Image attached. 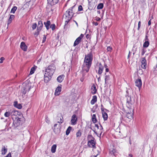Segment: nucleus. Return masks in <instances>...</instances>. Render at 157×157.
<instances>
[{"instance_id": "obj_29", "label": "nucleus", "mask_w": 157, "mask_h": 157, "mask_svg": "<svg viewBox=\"0 0 157 157\" xmlns=\"http://www.w3.org/2000/svg\"><path fill=\"white\" fill-rule=\"evenodd\" d=\"M71 128L72 127L70 126L68 128L66 132V135H69L71 132Z\"/></svg>"}, {"instance_id": "obj_24", "label": "nucleus", "mask_w": 157, "mask_h": 157, "mask_svg": "<svg viewBox=\"0 0 157 157\" xmlns=\"http://www.w3.org/2000/svg\"><path fill=\"white\" fill-rule=\"evenodd\" d=\"M133 113H129V112H128L127 113L126 115V117L128 119L131 120L133 118Z\"/></svg>"}, {"instance_id": "obj_63", "label": "nucleus", "mask_w": 157, "mask_h": 157, "mask_svg": "<svg viewBox=\"0 0 157 157\" xmlns=\"http://www.w3.org/2000/svg\"><path fill=\"white\" fill-rule=\"evenodd\" d=\"M104 65H105V68H107V66L106 64H105Z\"/></svg>"}, {"instance_id": "obj_20", "label": "nucleus", "mask_w": 157, "mask_h": 157, "mask_svg": "<svg viewBox=\"0 0 157 157\" xmlns=\"http://www.w3.org/2000/svg\"><path fill=\"white\" fill-rule=\"evenodd\" d=\"M43 27V24L42 21H38V26L37 29L38 30H41Z\"/></svg>"}, {"instance_id": "obj_43", "label": "nucleus", "mask_w": 157, "mask_h": 157, "mask_svg": "<svg viewBox=\"0 0 157 157\" xmlns=\"http://www.w3.org/2000/svg\"><path fill=\"white\" fill-rule=\"evenodd\" d=\"M85 75L84 74H83L82 75V77L80 78V80L81 82H83L84 79Z\"/></svg>"}, {"instance_id": "obj_13", "label": "nucleus", "mask_w": 157, "mask_h": 157, "mask_svg": "<svg viewBox=\"0 0 157 157\" xmlns=\"http://www.w3.org/2000/svg\"><path fill=\"white\" fill-rule=\"evenodd\" d=\"M136 86L139 88H140L142 86V81L140 78H138L135 81Z\"/></svg>"}, {"instance_id": "obj_3", "label": "nucleus", "mask_w": 157, "mask_h": 157, "mask_svg": "<svg viewBox=\"0 0 157 157\" xmlns=\"http://www.w3.org/2000/svg\"><path fill=\"white\" fill-rule=\"evenodd\" d=\"M132 91L131 89H128L126 90L127 96L126 106L129 109H131L134 103V100L132 99L131 97V94L132 93Z\"/></svg>"}, {"instance_id": "obj_49", "label": "nucleus", "mask_w": 157, "mask_h": 157, "mask_svg": "<svg viewBox=\"0 0 157 157\" xmlns=\"http://www.w3.org/2000/svg\"><path fill=\"white\" fill-rule=\"evenodd\" d=\"M5 59L3 57H2L0 58V63H2L3 62V61Z\"/></svg>"}, {"instance_id": "obj_48", "label": "nucleus", "mask_w": 157, "mask_h": 157, "mask_svg": "<svg viewBox=\"0 0 157 157\" xmlns=\"http://www.w3.org/2000/svg\"><path fill=\"white\" fill-rule=\"evenodd\" d=\"M140 26H141V22L140 21H139L138 22V28H137V29L138 30H139L140 29Z\"/></svg>"}, {"instance_id": "obj_14", "label": "nucleus", "mask_w": 157, "mask_h": 157, "mask_svg": "<svg viewBox=\"0 0 157 157\" xmlns=\"http://www.w3.org/2000/svg\"><path fill=\"white\" fill-rule=\"evenodd\" d=\"M48 3L51 6L54 5L56 4L59 2V0H47Z\"/></svg>"}, {"instance_id": "obj_9", "label": "nucleus", "mask_w": 157, "mask_h": 157, "mask_svg": "<svg viewBox=\"0 0 157 157\" xmlns=\"http://www.w3.org/2000/svg\"><path fill=\"white\" fill-rule=\"evenodd\" d=\"M77 118L75 114L73 115L71 117V124L72 125H75L76 124Z\"/></svg>"}, {"instance_id": "obj_26", "label": "nucleus", "mask_w": 157, "mask_h": 157, "mask_svg": "<svg viewBox=\"0 0 157 157\" xmlns=\"http://www.w3.org/2000/svg\"><path fill=\"white\" fill-rule=\"evenodd\" d=\"M149 42L148 41H145L144 43L143 47L144 48H147L148 47L149 45Z\"/></svg>"}, {"instance_id": "obj_41", "label": "nucleus", "mask_w": 157, "mask_h": 157, "mask_svg": "<svg viewBox=\"0 0 157 157\" xmlns=\"http://www.w3.org/2000/svg\"><path fill=\"white\" fill-rule=\"evenodd\" d=\"M49 28H51L52 30H54L55 29L56 25L55 24H52L51 25H50V27Z\"/></svg>"}, {"instance_id": "obj_56", "label": "nucleus", "mask_w": 157, "mask_h": 157, "mask_svg": "<svg viewBox=\"0 0 157 157\" xmlns=\"http://www.w3.org/2000/svg\"><path fill=\"white\" fill-rule=\"evenodd\" d=\"M73 21L75 23V24H76L77 27H78V23H77V22L75 21L74 20H73Z\"/></svg>"}, {"instance_id": "obj_53", "label": "nucleus", "mask_w": 157, "mask_h": 157, "mask_svg": "<svg viewBox=\"0 0 157 157\" xmlns=\"http://www.w3.org/2000/svg\"><path fill=\"white\" fill-rule=\"evenodd\" d=\"M92 23H93V25H94L95 26H97L98 25V23L97 22L93 21Z\"/></svg>"}, {"instance_id": "obj_15", "label": "nucleus", "mask_w": 157, "mask_h": 157, "mask_svg": "<svg viewBox=\"0 0 157 157\" xmlns=\"http://www.w3.org/2000/svg\"><path fill=\"white\" fill-rule=\"evenodd\" d=\"M104 67L102 64L100 63L99 65V69L98 71V74L100 75H101L102 73Z\"/></svg>"}, {"instance_id": "obj_40", "label": "nucleus", "mask_w": 157, "mask_h": 157, "mask_svg": "<svg viewBox=\"0 0 157 157\" xmlns=\"http://www.w3.org/2000/svg\"><path fill=\"white\" fill-rule=\"evenodd\" d=\"M37 26V25L36 23H33L32 26V29L33 30H34V29H35L36 28Z\"/></svg>"}, {"instance_id": "obj_30", "label": "nucleus", "mask_w": 157, "mask_h": 157, "mask_svg": "<svg viewBox=\"0 0 157 157\" xmlns=\"http://www.w3.org/2000/svg\"><path fill=\"white\" fill-rule=\"evenodd\" d=\"M92 119V121L94 123H95L97 122V121L96 118L95 114H94L93 115Z\"/></svg>"}, {"instance_id": "obj_4", "label": "nucleus", "mask_w": 157, "mask_h": 157, "mask_svg": "<svg viewBox=\"0 0 157 157\" xmlns=\"http://www.w3.org/2000/svg\"><path fill=\"white\" fill-rule=\"evenodd\" d=\"M56 69L55 65L54 64H52L45 69V74H48L49 76L51 77L53 75Z\"/></svg>"}, {"instance_id": "obj_12", "label": "nucleus", "mask_w": 157, "mask_h": 157, "mask_svg": "<svg viewBox=\"0 0 157 157\" xmlns=\"http://www.w3.org/2000/svg\"><path fill=\"white\" fill-rule=\"evenodd\" d=\"M20 48L24 51H26L27 49V46L26 45L25 43L24 42H22L21 43Z\"/></svg>"}, {"instance_id": "obj_5", "label": "nucleus", "mask_w": 157, "mask_h": 157, "mask_svg": "<svg viewBox=\"0 0 157 157\" xmlns=\"http://www.w3.org/2000/svg\"><path fill=\"white\" fill-rule=\"evenodd\" d=\"M31 87L29 85H24L22 89V93L25 95L27 92H29L30 90Z\"/></svg>"}, {"instance_id": "obj_17", "label": "nucleus", "mask_w": 157, "mask_h": 157, "mask_svg": "<svg viewBox=\"0 0 157 157\" xmlns=\"http://www.w3.org/2000/svg\"><path fill=\"white\" fill-rule=\"evenodd\" d=\"M61 87L60 86H58L56 90L55 93V95H59L60 94V92L61 91Z\"/></svg>"}, {"instance_id": "obj_34", "label": "nucleus", "mask_w": 157, "mask_h": 157, "mask_svg": "<svg viewBox=\"0 0 157 157\" xmlns=\"http://www.w3.org/2000/svg\"><path fill=\"white\" fill-rule=\"evenodd\" d=\"M17 7L16 6H13L11 10L10 13H14L17 9Z\"/></svg>"}, {"instance_id": "obj_6", "label": "nucleus", "mask_w": 157, "mask_h": 157, "mask_svg": "<svg viewBox=\"0 0 157 157\" xmlns=\"http://www.w3.org/2000/svg\"><path fill=\"white\" fill-rule=\"evenodd\" d=\"M83 34H81L78 37L75 41L73 46L75 47L78 45L81 42L82 39L83 37Z\"/></svg>"}, {"instance_id": "obj_8", "label": "nucleus", "mask_w": 157, "mask_h": 157, "mask_svg": "<svg viewBox=\"0 0 157 157\" xmlns=\"http://www.w3.org/2000/svg\"><path fill=\"white\" fill-rule=\"evenodd\" d=\"M14 119L15 120H14V121H13V123L14 126L15 127H17L20 124V123L19 122L21 121V119L17 116H15V117H14Z\"/></svg>"}, {"instance_id": "obj_42", "label": "nucleus", "mask_w": 157, "mask_h": 157, "mask_svg": "<svg viewBox=\"0 0 157 157\" xmlns=\"http://www.w3.org/2000/svg\"><path fill=\"white\" fill-rule=\"evenodd\" d=\"M141 55L143 56L145 52H146V50L145 49L143 48L141 50Z\"/></svg>"}, {"instance_id": "obj_62", "label": "nucleus", "mask_w": 157, "mask_h": 157, "mask_svg": "<svg viewBox=\"0 0 157 157\" xmlns=\"http://www.w3.org/2000/svg\"><path fill=\"white\" fill-rule=\"evenodd\" d=\"M132 157V154H129L128 157Z\"/></svg>"}, {"instance_id": "obj_10", "label": "nucleus", "mask_w": 157, "mask_h": 157, "mask_svg": "<svg viewBox=\"0 0 157 157\" xmlns=\"http://www.w3.org/2000/svg\"><path fill=\"white\" fill-rule=\"evenodd\" d=\"M11 113V116L12 117V118L13 121H14V117L17 116L16 115H18V112L17 111L15 110L14 109L10 110Z\"/></svg>"}, {"instance_id": "obj_11", "label": "nucleus", "mask_w": 157, "mask_h": 157, "mask_svg": "<svg viewBox=\"0 0 157 157\" xmlns=\"http://www.w3.org/2000/svg\"><path fill=\"white\" fill-rule=\"evenodd\" d=\"M141 67L143 69H146V68L147 63L145 57L143 58L142 59Z\"/></svg>"}, {"instance_id": "obj_27", "label": "nucleus", "mask_w": 157, "mask_h": 157, "mask_svg": "<svg viewBox=\"0 0 157 157\" xmlns=\"http://www.w3.org/2000/svg\"><path fill=\"white\" fill-rule=\"evenodd\" d=\"M15 17V16L13 15H11L10 16L8 20V24H10L12 22V19H13Z\"/></svg>"}, {"instance_id": "obj_47", "label": "nucleus", "mask_w": 157, "mask_h": 157, "mask_svg": "<svg viewBox=\"0 0 157 157\" xmlns=\"http://www.w3.org/2000/svg\"><path fill=\"white\" fill-rule=\"evenodd\" d=\"M83 10V8L82 6L80 5L78 7V10L79 11H81Z\"/></svg>"}, {"instance_id": "obj_58", "label": "nucleus", "mask_w": 157, "mask_h": 157, "mask_svg": "<svg viewBox=\"0 0 157 157\" xmlns=\"http://www.w3.org/2000/svg\"><path fill=\"white\" fill-rule=\"evenodd\" d=\"M151 20H149L148 21V25H151Z\"/></svg>"}, {"instance_id": "obj_61", "label": "nucleus", "mask_w": 157, "mask_h": 157, "mask_svg": "<svg viewBox=\"0 0 157 157\" xmlns=\"http://www.w3.org/2000/svg\"><path fill=\"white\" fill-rule=\"evenodd\" d=\"M109 70L108 68H106L105 69V71L106 72H108L109 71Z\"/></svg>"}, {"instance_id": "obj_64", "label": "nucleus", "mask_w": 157, "mask_h": 157, "mask_svg": "<svg viewBox=\"0 0 157 157\" xmlns=\"http://www.w3.org/2000/svg\"><path fill=\"white\" fill-rule=\"evenodd\" d=\"M129 143L130 144H131L132 142H131V140H129Z\"/></svg>"}, {"instance_id": "obj_37", "label": "nucleus", "mask_w": 157, "mask_h": 157, "mask_svg": "<svg viewBox=\"0 0 157 157\" xmlns=\"http://www.w3.org/2000/svg\"><path fill=\"white\" fill-rule=\"evenodd\" d=\"M82 135V133L81 132L80 130L78 131V132L76 133V137H78L81 136Z\"/></svg>"}, {"instance_id": "obj_55", "label": "nucleus", "mask_w": 157, "mask_h": 157, "mask_svg": "<svg viewBox=\"0 0 157 157\" xmlns=\"http://www.w3.org/2000/svg\"><path fill=\"white\" fill-rule=\"evenodd\" d=\"M112 48H111V47H108L107 48V50L109 51H110L112 50Z\"/></svg>"}, {"instance_id": "obj_59", "label": "nucleus", "mask_w": 157, "mask_h": 157, "mask_svg": "<svg viewBox=\"0 0 157 157\" xmlns=\"http://www.w3.org/2000/svg\"><path fill=\"white\" fill-rule=\"evenodd\" d=\"M96 20L98 21H100V18L98 17L97 18Z\"/></svg>"}, {"instance_id": "obj_38", "label": "nucleus", "mask_w": 157, "mask_h": 157, "mask_svg": "<svg viewBox=\"0 0 157 157\" xmlns=\"http://www.w3.org/2000/svg\"><path fill=\"white\" fill-rule=\"evenodd\" d=\"M36 68L34 67H32L30 70V74L31 75L33 74L34 73V71L36 70Z\"/></svg>"}, {"instance_id": "obj_2", "label": "nucleus", "mask_w": 157, "mask_h": 157, "mask_svg": "<svg viewBox=\"0 0 157 157\" xmlns=\"http://www.w3.org/2000/svg\"><path fill=\"white\" fill-rule=\"evenodd\" d=\"M74 7L75 6L71 7L64 14V15L65 16L64 19H65L64 26L67 25L74 16V13L73 12V9Z\"/></svg>"}, {"instance_id": "obj_50", "label": "nucleus", "mask_w": 157, "mask_h": 157, "mask_svg": "<svg viewBox=\"0 0 157 157\" xmlns=\"http://www.w3.org/2000/svg\"><path fill=\"white\" fill-rule=\"evenodd\" d=\"M144 40H145V41H149V39L148 38V36H147V35H146Z\"/></svg>"}, {"instance_id": "obj_45", "label": "nucleus", "mask_w": 157, "mask_h": 157, "mask_svg": "<svg viewBox=\"0 0 157 157\" xmlns=\"http://www.w3.org/2000/svg\"><path fill=\"white\" fill-rule=\"evenodd\" d=\"M22 106L20 104H18L16 106V107L18 109H21L22 108Z\"/></svg>"}, {"instance_id": "obj_28", "label": "nucleus", "mask_w": 157, "mask_h": 157, "mask_svg": "<svg viewBox=\"0 0 157 157\" xmlns=\"http://www.w3.org/2000/svg\"><path fill=\"white\" fill-rule=\"evenodd\" d=\"M7 148L5 146H3L2 149V154L5 155L7 151Z\"/></svg>"}, {"instance_id": "obj_1", "label": "nucleus", "mask_w": 157, "mask_h": 157, "mask_svg": "<svg viewBox=\"0 0 157 157\" xmlns=\"http://www.w3.org/2000/svg\"><path fill=\"white\" fill-rule=\"evenodd\" d=\"M93 60V53L92 51L85 55L83 65L82 66V71L83 72H88L91 67Z\"/></svg>"}, {"instance_id": "obj_51", "label": "nucleus", "mask_w": 157, "mask_h": 157, "mask_svg": "<svg viewBox=\"0 0 157 157\" xmlns=\"http://www.w3.org/2000/svg\"><path fill=\"white\" fill-rule=\"evenodd\" d=\"M18 104L17 101H15L14 102L13 105L15 107H16Z\"/></svg>"}, {"instance_id": "obj_33", "label": "nucleus", "mask_w": 157, "mask_h": 157, "mask_svg": "<svg viewBox=\"0 0 157 157\" xmlns=\"http://www.w3.org/2000/svg\"><path fill=\"white\" fill-rule=\"evenodd\" d=\"M87 138L88 140H94L95 139L94 138L93 136L91 135H88L87 137Z\"/></svg>"}, {"instance_id": "obj_19", "label": "nucleus", "mask_w": 157, "mask_h": 157, "mask_svg": "<svg viewBox=\"0 0 157 157\" xmlns=\"http://www.w3.org/2000/svg\"><path fill=\"white\" fill-rule=\"evenodd\" d=\"M44 25L47 30H48L50 28L49 26L51 25L50 21L48 20L47 22H44Z\"/></svg>"}, {"instance_id": "obj_46", "label": "nucleus", "mask_w": 157, "mask_h": 157, "mask_svg": "<svg viewBox=\"0 0 157 157\" xmlns=\"http://www.w3.org/2000/svg\"><path fill=\"white\" fill-rule=\"evenodd\" d=\"M46 39V36L45 35H44L43 39L42 40V43H44Z\"/></svg>"}, {"instance_id": "obj_18", "label": "nucleus", "mask_w": 157, "mask_h": 157, "mask_svg": "<svg viewBox=\"0 0 157 157\" xmlns=\"http://www.w3.org/2000/svg\"><path fill=\"white\" fill-rule=\"evenodd\" d=\"M65 76L63 75L59 76L57 78V81L59 83L61 82L63 80Z\"/></svg>"}, {"instance_id": "obj_35", "label": "nucleus", "mask_w": 157, "mask_h": 157, "mask_svg": "<svg viewBox=\"0 0 157 157\" xmlns=\"http://www.w3.org/2000/svg\"><path fill=\"white\" fill-rule=\"evenodd\" d=\"M116 151L115 149H113L111 150L110 149H109V153L111 155H115V153L116 152Z\"/></svg>"}, {"instance_id": "obj_52", "label": "nucleus", "mask_w": 157, "mask_h": 157, "mask_svg": "<svg viewBox=\"0 0 157 157\" xmlns=\"http://www.w3.org/2000/svg\"><path fill=\"white\" fill-rule=\"evenodd\" d=\"M101 112H104V108L102 104H101Z\"/></svg>"}, {"instance_id": "obj_60", "label": "nucleus", "mask_w": 157, "mask_h": 157, "mask_svg": "<svg viewBox=\"0 0 157 157\" xmlns=\"http://www.w3.org/2000/svg\"><path fill=\"white\" fill-rule=\"evenodd\" d=\"M90 129H91V130H92L95 133H96V132L95 131V130H93V129L92 128H91V127H90Z\"/></svg>"}, {"instance_id": "obj_57", "label": "nucleus", "mask_w": 157, "mask_h": 157, "mask_svg": "<svg viewBox=\"0 0 157 157\" xmlns=\"http://www.w3.org/2000/svg\"><path fill=\"white\" fill-rule=\"evenodd\" d=\"M95 127H96L98 129H99V126L98 124H95Z\"/></svg>"}, {"instance_id": "obj_23", "label": "nucleus", "mask_w": 157, "mask_h": 157, "mask_svg": "<svg viewBox=\"0 0 157 157\" xmlns=\"http://www.w3.org/2000/svg\"><path fill=\"white\" fill-rule=\"evenodd\" d=\"M102 117L103 118L104 120L106 121L108 119V115L107 114L105 111L102 112Z\"/></svg>"}, {"instance_id": "obj_36", "label": "nucleus", "mask_w": 157, "mask_h": 157, "mask_svg": "<svg viewBox=\"0 0 157 157\" xmlns=\"http://www.w3.org/2000/svg\"><path fill=\"white\" fill-rule=\"evenodd\" d=\"M4 116L5 117H8L10 116H11V113L10 111L8 112H6L4 113Z\"/></svg>"}, {"instance_id": "obj_25", "label": "nucleus", "mask_w": 157, "mask_h": 157, "mask_svg": "<svg viewBox=\"0 0 157 157\" xmlns=\"http://www.w3.org/2000/svg\"><path fill=\"white\" fill-rule=\"evenodd\" d=\"M56 144H54L52 145L51 147V152L52 153H54L56 151Z\"/></svg>"}, {"instance_id": "obj_54", "label": "nucleus", "mask_w": 157, "mask_h": 157, "mask_svg": "<svg viewBox=\"0 0 157 157\" xmlns=\"http://www.w3.org/2000/svg\"><path fill=\"white\" fill-rule=\"evenodd\" d=\"M5 157H11V154L10 153H9Z\"/></svg>"}, {"instance_id": "obj_39", "label": "nucleus", "mask_w": 157, "mask_h": 157, "mask_svg": "<svg viewBox=\"0 0 157 157\" xmlns=\"http://www.w3.org/2000/svg\"><path fill=\"white\" fill-rule=\"evenodd\" d=\"M41 30H38L37 29H36V31L34 33V34L36 36H37L39 34Z\"/></svg>"}, {"instance_id": "obj_21", "label": "nucleus", "mask_w": 157, "mask_h": 157, "mask_svg": "<svg viewBox=\"0 0 157 157\" xmlns=\"http://www.w3.org/2000/svg\"><path fill=\"white\" fill-rule=\"evenodd\" d=\"M91 90H92L91 93L92 94H94L96 93L97 90L96 89V86L94 84L92 86Z\"/></svg>"}, {"instance_id": "obj_22", "label": "nucleus", "mask_w": 157, "mask_h": 157, "mask_svg": "<svg viewBox=\"0 0 157 157\" xmlns=\"http://www.w3.org/2000/svg\"><path fill=\"white\" fill-rule=\"evenodd\" d=\"M97 101V97L96 95L93 96L92 99L90 103L91 105L94 104Z\"/></svg>"}, {"instance_id": "obj_44", "label": "nucleus", "mask_w": 157, "mask_h": 157, "mask_svg": "<svg viewBox=\"0 0 157 157\" xmlns=\"http://www.w3.org/2000/svg\"><path fill=\"white\" fill-rule=\"evenodd\" d=\"M63 122V117H62V118H60V120L59 121H58V123H59V124L60 125Z\"/></svg>"}, {"instance_id": "obj_31", "label": "nucleus", "mask_w": 157, "mask_h": 157, "mask_svg": "<svg viewBox=\"0 0 157 157\" xmlns=\"http://www.w3.org/2000/svg\"><path fill=\"white\" fill-rule=\"evenodd\" d=\"M110 78L109 75H106L105 76V84H107L108 81L110 80Z\"/></svg>"}, {"instance_id": "obj_16", "label": "nucleus", "mask_w": 157, "mask_h": 157, "mask_svg": "<svg viewBox=\"0 0 157 157\" xmlns=\"http://www.w3.org/2000/svg\"><path fill=\"white\" fill-rule=\"evenodd\" d=\"M51 76L50 77L48 76V75L45 74V73H44V80L45 82H48L51 79Z\"/></svg>"}, {"instance_id": "obj_32", "label": "nucleus", "mask_w": 157, "mask_h": 157, "mask_svg": "<svg viewBox=\"0 0 157 157\" xmlns=\"http://www.w3.org/2000/svg\"><path fill=\"white\" fill-rule=\"evenodd\" d=\"M104 5L102 3H100L99 4L97 7L98 9H101L103 7Z\"/></svg>"}, {"instance_id": "obj_7", "label": "nucleus", "mask_w": 157, "mask_h": 157, "mask_svg": "<svg viewBox=\"0 0 157 157\" xmlns=\"http://www.w3.org/2000/svg\"><path fill=\"white\" fill-rule=\"evenodd\" d=\"M96 142L94 140H89L88 142L87 145L88 146L90 147L94 148L96 147L95 144Z\"/></svg>"}]
</instances>
